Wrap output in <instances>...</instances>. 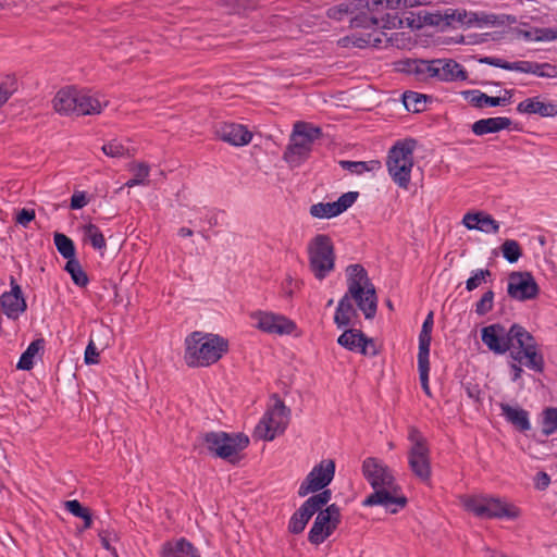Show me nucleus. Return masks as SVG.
Here are the masks:
<instances>
[{
	"mask_svg": "<svg viewBox=\"0 0 557 557\" xmlns=\"http://www.w3.org/2000/svg\"><path fill=\"white\" fill-rule=\"evenodd\" d=\"M78 89L74 86L61 88L54 96L53 109L61 115H75Z\"/></svg>",
	"mask_w": 557,
	"mask_h": 557,
	"instance_id": "obj_26",
	"label": "nucleus"
},
{
	"mask_svg": "<svg viewBox=\"0 0 557 557\" xmlns=\"http://www.w3.org/2000/svg\"><path fill=\"white\" fill-rule=\"evenodd\" d=\"M502 253L509 263H516L522 256V250L517 240L506 239L502 245Z\"/></svg>",
	"mask_w": 557,
	"mask_h": 557,
	"instance_id": "obj_46",
	"label": "nucleus"
},
{
	"mask_svg": "<svg viewBox=\"0 0 557 557\" xmlns=\"http://www.w3.org/2000/svg\"><path fill=\"white\" fill-rule=\"evenodd\" d=\"M434 325V314L430 311L423 323L419 334V351L418 355H430V346L432 341V331Z\"/></svg>",
	"mask_w": 557,
	"mask_h": 557,
	"instance_id": "obj_35",
	"label": "nucleus"
},
{
	"mask_svg": "<svg viewBox=\"0 0 557 557\" xmlns=\"http://www.w3.org/2000/svg\"><path fill=\"white\" fill-rule=\"evenodd\" d=\"M416 144V140L411 138L397 140L389 148L386 157L388 175L399 188L405 190L409 188L411 183Z\"/></svg>",
	"mask_w": 557,
	"mask_h": 557,
	"instance_id": "obj_6",
	"label": "nucleus"
},
{
	"mask_svg": "<svg viewBox=\"0 0 557 557\" xmlns=\"http://www.w3.org/2000/svg\"><path fill=\"white\" fill-rule=\"evenodd\" d=\"M436 79L441 82H461L468 78L465 67L453 59H436Z\"/></svg>",
	"mask_w": 557,
	"mask_h": 557,
	"instance_id": "obj_25",
	"label": "nucleus"
},
{
	"mask_svg": "<svg viewBox=\"0 0 557 557\" xmlns=\"http://www.w3.org/2000/svg\"><path fill=\"white\" fill-rule=\"evenodd\" d=\"M425 23H428L429 25H433V26H436V27H446L445 26V20H444V12L441 13H436V14H429L428 16H425Z\"/></svg>",
	"mask_w": 557,
	"mask_h": 557,
	"instance_id": "obj_58",
	"label": "nucleus"
},
{
	"mask_svg": "<svg viewBox=\"0 0 557 557\" xmlns=\"http://www.w3.org/2000/svg\"><path fill=\"white\" fill-rule=\"evenodd\" d=\"M497 16L495 14H478V21L474 26H483V25H495Z\"/></svg>",
	"mask_w": 557,
	"mask_h": 557,
	"instance_id": "obj_60",
	"label": "nucleus"
},
{
	"mask_svg": "<svg viewBox=\"0 0 557 557\" xmlns=\"http://www.w3.org/2000/svg\"><path fill=\"white\" fill-rule=\"evenodd\" d=\"M512 121L507 116L486 117L475 121L471 131L476 136L498 133L510 127Z\"/></svg>",
	"mask_w": 557,
	"mask_h": 557,
	"instance_id": "obj_28",
	"label": "nucleus"
},
{
	"mask_svg": "<svg viewBox=\"0 0 557 557\" xmlns=\"http://www.w3.org/2000/svg\"><path fill=\"white\" fill-rule=\"evenodd\" d=\"M518 36L522 37L525 41H555L557 40V28L553 27H531L530 29L519 28Z\"/></svg>",
	"mask_w": 557,
	"mask_h": 557,
	"instance_id": "obj_33",
	"label": "nucleus"
},
{
	"mask_svg": "<svg viewBox=\"0 0 557 557\" xmlns=\"http://www.w3.org/2000/svg\"><path fill=\"white\" fill-rule=\"evenodd\" d=\"M361 472L373 492L362 500L363 507L383 506L391 513H396L407 504V498L399 495L400 487L392 469L376 457H367L362 461Z\"/></svg>",
	"mask_w": 557,
	"mask_h": 557,
	"instance_id": "obj_4",
	"label": "nucleus"
},
{
	"mask_svg": "<svg viewBox=\"0 0 557 557\" xmlns=\"http://www.w3.org/2000/svg\"><path fill=\"white\" fill-rule=\"evenodd\" d=\"M492 276V272L488 269H476L471 271L470 277L466 281V289L472 292L480 287L483 283H486L487 278Z\"/></svg>",
	"mask_w": 557,
	"mask_h": 557,
	"instance_id": "obj_47",
	"label": "nucleus"
},
{
	"mask_svg": "<svg viewBox=\"0 0 557 557\" xmlns=\"http://www.w3.org/2000/svg\"><path fill=\"white\" fill-rule=\"evenodd\" d=\"M358 191L343 194L336 201L318 202L310 207V214L317 219L335 218L348 210L358 199Z\"/></svg>",
	"mask_w": 557,
	"mask_h": 557,
	"instance_id": "obj_19",
	"label": "nucleus"
},
{
	"mask_svg": "<svg viewBox=\"0 0 557 557\" xmlns=\"http://www.w3.org/2000/svg\"><path fill=\"white\" fill-rule=\"evenodd\" d=\"M429 97L417 91H405L403 95V103L405 108L414 113L422 112L426 109Z\"/></svg>",
	"mask_w": 557,
	"mask_h": 557,
	"instance_id": "obj_37",
	"label": "nucleus"
},
{
	"mask_svg": "<svg viewBox=\"0 0 557 557\" xmlns=\"http://www.w3.org/2000/svg\"><path fill=\"white\" fill-rule=\"evenodd\" d=\"M315 520L308 533V541L313 545L322 544L341 523V509L336 504L329 505L324 510L317 511Z\"/></svg>",
	"mask_w": 557,
	"mask_h": 557,
	"instance_id": "obj_14",
	"label": "nucleus"
},
{
	"mask_svg": "<svg viewBox=\"0 0 557 557\" xmlns=\"http://www.w3.org/2000/svg\"><path fill=\"white\" fill-rule=\"evenodd\" d=\"M200 441L209 454L232 463L237 461L238 454L249 444L247 435L243 433L230 434L223 431L206 432L200 436Z\"/></svg>",
	"mask_w": 557,
	"mask_h": 557,
	"instance_id": "obj_8",
	"label": "nucleus"
},
{
	"mask_svg": "<svg viewBox=\"0 0 557 557\" xmlns=\"http://www.w3.org/2000/svg\"><path fill=\"white\" fill-rule=\"evenodd\" d=\"M481 63L488 64L507 71L519 72L520 61L508 62L500 58L484 57L480 60Z\"/></svg>",
	"mask_w": 557,
	"mask_h": 557,
	"instance_id": "obj_49",
	"label": "nucleus"
},
{
	"mask_svg": "<svg viewBox=\"0 0 557 557\" xmlns=\"http://www.w3.org/2000/svg\"><path fill=\"white\" fill-rule=\"evenodd\" d=\"M89 202V199L85 191H75L71 197L70 207L73 210H79L86 207Z\"/></svg>",
	"mask_w": 557,
	"mask_h": 557,
	"instance_id": "obj_53",
	"label": "nucleus"
},
{
	"mask_svg": "<svg viewBox=\"0 0 557 557\" xmlns=\"http://www.w3.org/2000/svg\"><path fill=\"white\" fill-rule=\"evenodd\" d=\"M101 546L111 557H119L116 548L112 545L120 541V535L114 529H103L98 532Z\"/></svg>",
	"mask_w": 557,
	"mask_h": 557,
	"instance_id": "obj_42",
	"label": "nucleus"
},
{
	"mask_svg": "<svg viewBox=\"0 0 557 557\" xmlns=\"http://www.w3.org/2000/svg\"><path fill=\"white\" fill-rule=\"evenodd\" d=\"M53 242L57 247L59 253L70 260H74L75 258V245L74 242L62 233H54Z\"/></svg>",
	"mask_w": 557,
	"mask_h": 557,
	"instance_id": "obj_40",
	"label": "nucleus"
},
{
	"mask_svg": "<svg viewBox=\"0 0 557 557\" xmlns=\"http://www.w3.org/2000/svg\"><path fill=\"white\" fill-rule=\"evenodd\" d=\"M357 7L362 10L350 18L352 28L372 29L361 37L352 36V44L359 48L366 46L379 47L383 41H389L386 33L381 29L397 28L403 24L398 15L399 3L392 0H358Z\"/></svg>",
	"mask_w": 557,
	"mask_h": 557,
	"instance_id": "obj_3",
	"label": "nucleus"
},
{
	"mask_svg": "<svg viewBox=\"0 0 557 557\" xmlns=\"http://www.w3.org/2000/svg\"><path fill=\"white\" fill-rule=\"evenodd\" d=\"M322 136V129L311 123L298 121L294 124L289 144L284 152V160L299 166L309 159L313 144Z\"/></svg>",
	"mask_w": 557,
	"mask_h": 557,
	"instance_id": "obj_7",
	"label": "nucleus"
},
{
	"mask_svg": "<svg viewBox=\"0 0 557 557\" xmlns=\"http://www.w3.org/2000/svg\"><path fill=\"white\" fill-rule=\"evenodd\" d=\"M445 26L456 28L458 26L470 28L474 26L478 21V13L468 12L465 9H451L447 8L444 10Z\"/></svg>",
	"mask_w": 557,
	"mask_h": 557,
	"instance_id": "obj_30",
	"label": "nucleus"
},
{
	"mask_svg": "<svg viewBox=\"0 0 557 557\" xmlns=\"http://www.w3.org/2000/svg\"><path fill=\"white\" fill-rule=\"evenodd\" d=\"M332 497L330 490L310 496L290 517L288 531L292 534L301 533L312 516L325 506Z\"/></svg>",
	"mask_w": 557,
	"mask_h": 557,
	"instance_id": "obj_15",
	"label": "nucleus"
},
{
	"mask_svg": "<svg viewBox=\"0 0 557 557\" xmlns=\"http://www.w3.org/2000/svg\"><path fill=\"white\" fill-rule=\"evenodd\" d=\"M347 292L338 300L334 323L338 329L352 326L358 319V309L366 319H372L377 310V296L374 285L370 282L366 269L361 264H350L346 268Z\"/></svg>",
	"mask_w": 557,
	"mask_h": 557,
	"instance_id": "obj_2",
	"label": "nucleus"
},
{
	"mask_svg": "<svg viewBox=\"0 0 557 557\" xmlns=\"http://www.w3.org/2000/svg\"><path fill=\"white\" fill-rule=\"evenodd\" d=\"M549 483L550 478L546 472L541 471L536 474L535 486L539 490H545L546 487H548Z\"/></svg>",
	"mask_w": 557,
	"mask_h": 557,
	"instance_id": "obj_61",
	"label": "nucleus"
},
{
	"mask_svg": "<svg viewBox=\"0 0 557 557\" xmlns=\"http://www.w3.org/2000/svg\"><path fill=\"white\" fill-rule=\"evenodd\" d=\"M289 421V410L282 401H277L269 409L255 429V436L262 441H273L284 433Z\"/></svg>",
	"mask_w": 557,
	"mask_h": 557,
	"instance_id": "obj_12",
	"label": "nucleus"
},
{
	"mask_svg": "<svg viewBox=\"0 0 557 557\" xmlns=\"http://www.w3.org/2000/svg\"><path fill=\"white\" fill-rule=\"evenodd\" d=\"M481 341L495 355L509 351L512 360L528 369L539 373L544 370V357L534 336L520 324L513 323L508 330L500 323L484 326Z\"/></svg>",
	"mask_w": 557,
	"mask_h": 557,
	"instance_id": "obj_1",
	"label": "nucleus"
},
{
	"mask_svg": "<svg viewBox=\"0 0 557 557\" xmlns=\"http://www.w3.org/2000/svg\"><path fill=\"white\" fill-rule=\"evenodd\" d=\"M35 216L34 209L23 208L16 213L15 222L23 227H28L29 223L35 220Z\"/></svg>",
	"mask_w": 557,
	"mask_h": 557,
	"instance_id": "obj_52",
	"label": "nucleus"
},
{
	"mask_svg": "<svg viewBox=\"0 0 557 557\" xmlns=\"http://www.w3.org/2000/svg\"><path fill=\"white\" fill-rule=\"evenodd\" d=\"M216 136L235 147L248 145L252 139V133L243 124L221 123L215 131Z\"/></svg>",
	"mask_w": 557,
	"mask_h": 557,
	"instance_id": "obj_21",
	"label": "nucleus"
},
{
	"mask_svg": "<svg viewBox=\"0 0 557 557\" xmlns=\"http://www.w3.org/2000/svg\"><path fill=\"white\" fill-rule=\"evenodd\" d=\"M495 294L492 289L486 290L481 298L474 304V312L483 317L491 312L494 307Z\"/></svg>",
	"mask_w": 557,
	"mask_h": 557,
	"instance_id": "obj_48",
	"label": "nucleus"
},
{
	"mask_svg": "<svg viewBox=\"0 0 557 557\" xmlns=\"http://www.w3.org/2000/svg\"><path fill=\"white\" fill-rule=\"evenodd\" d=\"M522 366H524V363H519L515 360L510 363L511 380L513 382L518 381L522 376Z\"/></svg>",
	"mask_w": 557,
	"mask_h": 557,
	"instance_id": "obj_62",
	"label": "nucleus"
},
{
	"mask_svg": "<svg viewBox=\"0 0 557 557\" xmlns=\"http://www.w3.org/2000/svg\"><path fill=\"white\" fill-rule=\"evenodd\" d=\"M160 557H201L198 549L185 537L166 541L161 545Z\"/></svg>",
	"mask_w": 557,
	"mask_h": 557,
	"instance_id": "obj_24",
	"label": "nucleus"
},
{
	"mask_svg": "<svg viewBox=\"0 0 557 557\" xmlns=\"http://www.w3.org/2000/svg\"><path fill=\"white\" fill-rule=\"evenodd\" d=\"M335 474V462L332 459H323L314 466L301 482L298 488V495L305 497L310 493L325 491V487L332 482Z\"/></svg>",
	"mask_w": 557,
	"mask_h": 557,
	"instance_id": "obj_16",
	"label": "nucleus"
},
{
	"mask_svg": "<svg viewBox=\"0 0 557 557\" xmlns=\"http://www.w3.org/2000/svg\"><path fill=\"white\" fill-rule=\"evenodd\" d=\"M64 507L70 513L77 518L83 517L84 512L87 509L77 499L65 502Z\"/></svg>",
	"mask_w": 557,
	"mask_h": 557,
	"instance_id": "obj_57",
	"label": "nucleus"
},
{
	"mask_svg": "<svg viewBox=\"0 0 557 557\" xmlns=\"http://www.w3.org/2000/svg\"><path fill=\"white\" fill-rule=\"evenodd\" d=\"M99 362V352L94 342L90 341L85 349V363L97 364Z\"/></svg>",
	"mask_w": 557,
	"mask_h": 557,
	"instance_id": "obj_56",
	"label": "nucleus"
},
{
	"mask_svg": "<svg viewBox=\"0 0 557 557\" xmlns=\"http://www.w3.org/2000/svg\"><path fill=\"white\" fill-rule=\"evenodd\" d=\"M502 410V416L506 419L507 422L511 423L519 431H529L531 429V423L529 419V413L527 410L520 407H512L508 404L502 403L499 405Z\"/></svg>",
	"mask_w": 557,
	"mask_h": 557,
	"instance_id": "obj_31",
	"label": "nucleus"
},
{
	"mask_svg": "<svg viewBox=\"0 0 557 557\" xmlns=\"http://www.w3.org/2000/svg\"><path fill=\"white\" fill-rule=\"evenodd\" d=\"M44 347V341L42 339H36L32 342L26 350L22 354L20 357V360L17 362V369L21 370H30L34 367V357L40 349Z\"/></svg>",
	"mask_w": 557,
	"mask_h": 557,
	"instance_id": "obj_38",
	"label": "nucleus"
},
{
	"mask_svg": "<svg viewBox=\"0 0 557 557\" xmlns=\"http://www.w3.org/2000/svg\"><path fill=\"white\" fill-rule=\"evenodd\" d=\"M436 59L434 60H421L414 59L409 60L406 63V70L408 73L414 75L420 82H425L432 78H436L437 67Z\"/></svg>",
	"mask_w": 557,
	"mask_h": 557,
	"instance_id": "obj_29",
	"label": "nucleus"
},
{
	"mask_svg": "<svg viewBox=\"0 0 557 557\" xmlns=\"http://www.w3.org/2000/svg\"><path fill=\"white\" fill-rule=\"evenodd\" d=\"M102 151L111 158H121L129 154L131 150L121 139H112L102 146Z\"/></svg>",
	"mask_w": 557,
	"mask_h": 557,
	"instance_id": "obj_45",
	"label": "nucleus"
},
{
	"mask_svg": "<svg viewBox=\"0 0 557 557\" xmlns=\"http://www.w3.org/2000/svg\"><path fill=\"white\" fill-rule=\"evenodd\" d=\"M0 301L4 314L12 320H16L27 308L22 288L14 277H11V290L3 293Z\"/></svg>",
	"mask_w": 557,
	"mask_h": 557,
	"instance_id": "obj_20",
	"label": "nucleus"
},
{
	"mask_svg": "<svg viewBox=\"0 0 557 557\" xmlns=\"http://www.w3.org/2000/svg\"><path fill=\"white\" fill-rule=\"evenodd\" d=\"M351 13L350 5L346 3H341L338 5H334L326 11L327 17L336 21H342L346 16Z\"/></svg>",
	"mask_w": 557,
	"mask_h": 557,
	"instance_id": "obj_51",
	"label": "nucleus"
},
{
	"mask_svg": "<svg viewBox=\"0 0 557 557\" xmlns=\"http://www.w3.org/2000/svg\"><path fill=\"white\" fill-rule=\"evenodd\" d=\"M430 355H418V370L421 387L423 392L431 396V389L429 385V372H430Z\"/></svg>",
	"mask_w": 557,
	"mask_h": 557,
	"instance_id": "obj_44",
	"label": "nucleus"
},
{
	"mask_svg": "<svg viewBox=\"0 0 557 557\" xmlns=\"http://www.w3.org/2000/svg\"><path fill=\"white\" fill-rule=\"evenodd\" d=\"M482 212L476 213H466L462 219L463 225L468 230H476L480 228V220H481Z\"/></svg>",
	"mask_w": 557,
	"mask_h": 557,
	"instance_id": "obj_55",
	"label": "nucleus"
},
{
	"mask_svg": "<svg viewBox=\"0 0 557 557\" xmlns=\"http://www.w3.org/2000/svg\"><path fill=\"white\" fill-rule=\"evenodd\" d=\"M64 270L71 275L73 283L78 287H86L89 283L88 275L83 270L77 259L65 263Z\"/></svg>",
	"mask_w": 557,
	"mask_h": 557,
	"instance_id": "obj_39",
	"label": "nucleus"
},
{
	"mask_svg": "<svg viewBox=\"0 0 557 557\" xmlns=\"http://www.w3.org/2000/svg\"><path fill=\"white\" fill-rule=\"evenodd\" d=\"M81 519L84 520L83 530L91 528V525H92V515H91V512H90V510L88 508L84 512L83 517H81Z\"/></svg>",
	"mask_w": 557,
	"mask_h": 557,
	"instance_id": "obj_63",
	"label": "nucleus"
},
{
	"mask_svg": "<svg viewBox=\"0 0 557 557\" xmlns=\"http://www.w3.org/2000/svg\"><path fill=\"white\" fill-rule=\"evenodd\" d=\"M309 267L314 277L324 280L335 268L334 245L329 235L318 234L308 243Z\"/></svg>",
	"mask_w": 557,
	"mask_h": 557,
	"instance_id": "obj_9",
	"label": "nucleus"
},
{
	"mask_svg": "<svg viewBox=\"0 0 557 557\" xmlns=\"http://www.w3.org/2000/svg\"><path fill=\"white\" fill-rule=\"evenodd\" d=\"M17 90V81L14 75L0 74V108Z\"/></svg>",
	"mask_w": 557,
	"mask_h": 557,
	"instance_id": "obj_41",
	"label": "nucleus"
},
{
	"mask_svg": "<svg viewBox=\"0 0 557 557\" xmlns=\"http://www.w3.org/2000/svg\"><path fill=\"white\" fill-rule=\"evenodd\" d=\"M519 73L533 74L537 77L556 78L557 66L550 63L520 61Z\"/></svg>",
	"mask_w": 557,
	"mask_h": 557,
	"instance_id": "obj_32",
	"label": "nucleus"
},
{
	"mask_svg": "<svg viewBox=\"0 0 557 557\" xmlns=\"http://www.w3.org/2000/svg\"><path fill=\"white\" fill-rule=\"evenodd\" d=\"M395 3H399L401 9H409L420 5H428L434 0H393Z\"/></svg>",
	"mask_w": 557,
	"mask_h": 557,
	"instance_id": "obj_59",
	"label": "nucleus"
},
{
	"mask_svg": "<svg viewBox=\"0 0 557 557\" xmlns=\"http://www.w3.org/2000/svg\"><path fill=\"white\" fill-rule=\"evenodd\" d=\"M108 104V101L101 99L98 95L88 90L78 89L75 115H97L100 114Z\"/></svg>",
	"mask_w": 557,
	"mask_h": 557,
	"instance_id": "obj_23",
	"label": "nucleus"
},
{
	"mask_svg": "<svg viewBox=\"0 0 557 557\" xmlns=\"http://www.w3.org/2000/svg\"><path fill=\"white\" fill-rule=\"evenodd\" d=\"M83 239L91 245L95 250L103 252L107 249L106 238L96 224L88 223L82 227Z\"/></svg>",
	"mask_w": 557,
	"mask_h": 557,
	"instance_id": "obj_34",
	"label": "nucleus"
},
{
	"mask_svg": "<svg viewBox=\"0 0 557 557\" xmlns=\"http://www.w3.org/2000/svg\"><path fill=\"white\" fill-rule=\"evenodd\" d=\"M541 426L545 436H549L557 431V408L548 407L543 410Z\"/></svg>",
	"mask_w": 557,
	"mask_h": 557,
	"instance_id": "obj_43",
	"label": "nucleus"
},
{
	"mask_svg": "<svg viewBox=\"0 0 557 557\" xmlns=\"http://www.w3.org/2000/svg\"><path fill=\"white\" fill-rule=\"evenodd\" d=\"M177 234L181 237H189V236H193L194 232H193V230H190L188 227H181L178 230Z\"/></svg>",
	"mask_w": 557,
	"mask_h": 557,
	"instance_id": "obj_64",
	"label": "nucleus"
},
{
	"mask_svg": "<svg viewBox=\"0 0 557 557\" xmlns=\"http://www.w3.org/2000/svg\"><path fill=\"white\" fill-rule=\"evenodd\" d=\"M341 166L344 170L349 171L356 175H362L366 172H377L382 169V163L380 160H370V161H348L343 160L339 162Z\"/></svg>",
	"mask_w": 557,
	"mask_h": 557,
	"instance_id": "obj_36",
	"label": "nucleus"
},
{
	"mask_svg": "<svg viewBox=\"0 0 557 557\" xmlns=\"http://www.w3.org/2000/svg\"><path fill=\"white\" fill-rule=\"evenodd\" d=\"M463 95L469 103L475 108L498 107L506 106L511 102L512 90L506 89L508 98L492 97L479 89L467 90Z\"/></svg>",
	"mask_w": 557,
	"mask_h": 557,
	"instance_id": "obj_27",
	"label": "nucleus"
},
{
	"mask_svg": "<svg viewBox=\"0 0 557 557\" xmlns=\"http://www.w3.org/2000/svg\"><path fill=\"white\" fill-rule=\"evenodd\" d=\"M184 360L190 368L216 363L227 351L228 341L213 333L194 331L184 341Z\"/></svg>",
	"mask_w": 557,
	"mask_h": 557,
	"instance_id": "obj_5",
	"label": "nucleus"
},
{
	"mask_svg": "<svg viewBox=\"0 0 557 557\" xmlns=\"http://www.w3.org/2000/svg\"><path fill=\"white\" fill-rule=\"evenodd\" d=\"M479 231L486 234H496L499 231V223L492 215L482 212Z\"/></svg>",
	"mask_w": 557,
	"mask_h": 557,
	"instance_id": "obj_50",
	"label": "nucleus"
},
{
	"mask_svg": "<svg viewBox=\"0 0 557 557\" xmlns=\"http://www.w3.org/2000/svg\"><path fill=\"white\" fill-rule=\"evenodd\" d=\"M337 344L349 351L359 352L367 357H374L379 354L374 339L354 327L345 330L338 336Z\"/></svg>",
	"mask_w": 557,
	"mask_h": 557,
	"instance_id": "obj_18",
	"label": "nucleus"
},
{
	"mask_svg": "<svg viewBox=\"0 0 557 557\" xmlns=\"http://www.w3.org/2000/svg\"><path fill=\"white\" fill-rule=\"evenodd\" d=\"M131 171L137 180H140V183L145 184L149 176L150 168L146 163H136L132 166Z\"/></svg>",
	"mask_w": 557,
	"mask_h": 557,
	"instance_id": "obj_54",
	"label": "nucleus"
},
{
	"mask_svg": "<svg viewBox=\"0 0 557 557\" xmlns=\"http://www.w3.org/2000/svg\"><path fill=\"white\" fill-rule=\"evenodd\" d=\"M408 440L411 446L408 450V465L412 473L422 482L431 480V451L426 438L414 426L408 431Z\"/></svg>",
	"mask_w": 557,
	"mask_h": 557,
	"instance_id": "obj_11",
	"label": "nucleus"
},
{
	"mask_svg": "<svg viewBox=\"0 0 557 557\" xmlns=\"http://www.w3.org/2000/svg\"><path fill=\"white\" fill-rule=\"evenodd\" d=\"M462 504L466 510L479 518L513 520L520 516V509L517 506L502 498L469 496L463 498Z\"/></svg>",
	"mask_w": 557,
	"mask_h": 557,
	"instance_id": "obj_10",
	"label": "nucleus"
},
{
	"mask_svg": "<svg viewBox=\"0 0 557 557\" xmlns=\"http://www.w3.org/2000/svg\"><path fill=\"white\" fill-rule=\"evenodd\" d=\"M517 111L521 114H535L541 117L557 116V104L541 96L530 97L519 102Z\"/></svg>",
	"mask_w": 557,
	"mask_h": 557,
	"instance_id": "obj_22",
	"label": "nucleus"
},
{
	"mask_svg": "<svg viewBox=\"0 0 557 557\" xmlns=\"http://www.w3.org/2000/svg\"><path fill=\"white\" fill-rule=\"evenodd\" d=\"M507 293L515 300L525 301L536 298L540 288L530 272H512L508 276Z\"/></svg>",
	"mask_w": 557,
	"mask_h": 557,
	"instance_id": "obj_17",
	"label": "nucleus"
},
{
	"mask_svg": "<svg viewBox=\"0 0 557 557\" xmlns=\"http://www.w3.org/2000/svg\"><path fill=\"white\" fill-rule=\"evenodd\" d=\"M250 319L256 329L270 335H290L297 330V324L292 319L272 311H253Z\"/></svg>",
	"mask_w": 557,
	"mask_h": 557,
	"instance_id": "obj_13",
	"label": "nucleus"
}]
</instances>
